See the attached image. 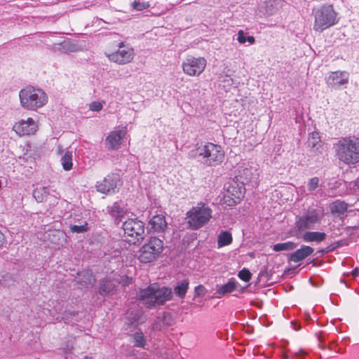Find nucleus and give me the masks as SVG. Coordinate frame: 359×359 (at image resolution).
Listing matches in <instances>:
<instances>
[{
	"instance_id": "f257e3e1",
	"label": "nucleus",
	"mask_w": 359,
	"mask_h": 359,
	"mask_svg": "<svg viewBox=\"0 0 359 359\" xmlns=\"http://www.w3.org/2000/svg\"><path fill=\"white\" fill-rule=\"evenodd\" d=\"M337 158L344 164L355 165L359 163V138L346 137L334 144Z\"/></svg>"
},
{
	"instance_id": "f03ea898",
	"label": "nucleus",
	"mask_w": 359,
	"mask_h": 359,
	"mask_svg": "<svg viewBox=\"0 0 359 359\" xmlns=\"http://www.w3.org/2000/svg\"><path fill=\"white\" fill-rule=\"evenodd\" d=\"M172 297V290L166 287H160L154 283L147 288L141 290L138 294V298L148 307H155L156 305H162L165 302L171 299Z\"/></svg>"
},
{
	"instance_id": "7ed1b4c3",
	"label": "nucleus",
	"mask_w": 359,
	"mask_h": 359,
	"mask_svg": "<svg viewBox=\"0 0 359 359\" xmlns=\"http://www.w3.org/2000/svg\"><path fill=\"white\" fill-rule=\"evenodd\" d=\"M191 158L201 157L208 165H215L221 163L224 158V153L219 145L208 142L198 145L189 154Z\"/></svg>"
},
{
	"instance_id": "20e7f679",
	"label": "nucleus",
	"mask_w": 359,
	"mask_h": 359,
	"mask_svg": "<svg viewBox=\"0 0 359 359\" xmlns=\"http://www.w3.org/2000/svg\"><path fill=\"white\" fill-rule=\"evenodd\" d=\"M19 97L21 106L28 110H36L48 102V97L44 91L32 86L22 89Z\"/></svg>"
},
{
	"instance_id": "39448f33",
	"label": "nucleus",
	"mask_w": 359,
	"mask_h": 359,
	"mask_svg": "<svg viewBox=\"0 0 359 359\" xmlns=\"http://www.w3.org/2000/svg\"><path fill=\"white\" fill-rule=\"evenodd\" d=\"M212 210L205 203H198L187 212V224L193 230L198 229L205 225L212 217Z\"/></svg>"
},
{
	"instance_id": "423d86ee",
	"label": "nucleus",
	"mask_w": 359,
	"mask_h": 359,
	"mask_svg": "<svg viewBox=\"0 0 359 359\" xmlns=\"http://www.w3.org/2000/svg\"><path fill=\"white\" fill-rule=\"evenodd\" d=\"M314 25L313 29L316 32H322L323 30L337 23V13L332 5L325 4L313 11Z\"/></svg>"
},
{
	"instance_id": "0eeeda50",
	"label": "nucleus",
	"mask_w": 359,
	"mask_h": 359,
	"mask_svg": "<svg viewBox=\"0 0 359 359\" xmlns=\"http://www.w3.org/2000/svg\"><path fill=\"white\" fill-rule=\"evenodd\" d=\"M163 250V241L155 236L151 237L140 250L138 259L142 263L155 261Z\"/></svg>"
},
{
	"instance_id": "6e6552de",
	"label": "nucleus",
	"mask_w": 359,
	"mask_h": 359,
	"mask_svg": "<svg viewBox=\"0 0 359 359\" xmlns=\"http://www.w3.org/2000/svg\"><path fill=\"white\" fill-rule=\"evenodd\" d=\"M125 241L130 244H136L142 240L144 235V224L137 219H129L122 225Z\"/></svg>"
},
{
	"instance_id": "1a4fd4ad",
	"label": "nucleus",
	"mask_w": 359,
	"mask_h": 359,
	"mask_svg": "<svg viewBox=\"0 0 359 359\" xmlns=\"http://www.w3.org/2000/svg\"><path fill=\"white\" fill-rule=\"evenodd\" d=\"M207 65L206 60L203 57H196L188 55L182 63L183 72L190 76H198Z\"/></svg>"
},
{
	"instance_id": "9d476101",
	"label": "nucleus",
	"mask_w": 359,
	"mask_h": 359,
	"mask_svg": "<svg viewBox=\"0 0 359 359\" xmlns=\"http://www.w3.org/2000/svg\"><path fill=\"white\" fill-rule=\"evenodd\" d=\"M118 50L111 53H106L108 59L118 65H125L130 62L135 55L133 49L123 42L118 43Z\"/></svg>"
},
{
	"instance_id": "9b49d317",
	"label": "nucleus",
	"mask_w": 359,
	"mask_h": 359,
	"mask_svg": "<svg viewBox=\"0 0 359 359\" xmlns=\"http://www.w3.org/2000/svg\"><path fill=\"white\" fill-rule=\"evenodd\" d=\"M320 214L316 210H309L296 221V227L299 231L310 229L320 221Z\"/></svg>"
},
{
	"instance_id": "f8f14e48",
	"label": "nucleus",
	"mask_w": 359,
	"mask_h": 359,
	"mask_svg": "<svg viewBox=\"0 0 359 359\" xmlns=\"http://www.w3.org/2000/svg\"><path fill=\"white\" fill-rule=\"evenodd\" d=\"M120 180L118 175L114 173L108 175L102 181L97 182V191L102 194H108L110 191L114 192Z\"/></svg>"
},
{
	"instance_id": "ddd939ff",
	"label": "nucleus",
	"mask_w": 359,
	"mask_h": 359,
	"mask_svg": "<svg viewBox=\"0 0 359 359\" xmlns=\"http://www.w3.org/2000/svg\"><path fill=\"white\" fill-rule=\"evenodd\" d=\"M37 128L36 123L32 118L21 120L13 126V130L20 136L34 134Z\"/></svg>"
},
{
	"instance_id": "4468645a",
	"label": "nucleus",
	"mask_w": 359,
	"mask_h": 359,
	"mask_svg": "<svg viewBox=\"0 0 359 359\" xmlns=\"http://www.w3.org/2000/svg\"><path fill=\"white\" fill-rule=\"evenodd\" d=\"M349 74L345 71H337L331 72L327 79V83L329 86L338 88L346 85L348 82Z\"/></svg>"
},
{
	"instance_id": "2eb2a0df",
	"label": "nucleus",
	"mask_w": 359,
	"mask_h": 359,
	"mask_svg": "<svg viewBox=\"0 0 359 359\" xmlns=\"http://www.w3.org/2000/svg\"><path fill=\"white\" fill-rule=\"evenodd\" d=\"M257 170L251 165L241 167L238 169L237 180L243 185L248 184L257 180Z\"/></svg>"
},
{
	"instance_id": "dca6fc26",
	"label": "nucleus",
	"mask_w": 359,
	"mask_h": 359,
	"mask_svg": "<svg viewBox=\"0 0 359 359\" xmlns=\"http://www.w3.org/2000/svg\"><path fill=\"white\" fill-rule=\"evenodd\" d=\"M126 133V132L124 129L111 131L105 140L108 149L110 150L118 149Z\"/></svg>"
},
{
	"instance_id": "f3484780",
	"label": "nucleus",
	"mask_w": 359,
	"mask_h": 359,
	"mask_svg": "<svg viewBox=\"0 0 359 359\" xmlns=\"http://www.w3.org/2000/svg\"><path fill=\"white\" fill-rule=\"evenodd\" d=\"M76 283L83 287H89L95 283V278L90 270L85 269L77 273Z\"/></svg>"
},
{
	"instance_id": "a211bd4d",
	"label": "nucleus",
	"mask_w": 359,
	"mask_h": 359,
	"mask_svg": "<svg viewBox=\"0 0 359 359\" xmlns=\"http://www.w3.org/2000/svg\"><path fill=\"white\" fill-rule=\"evenodd\" d=\"M53 50L55 52L63 53H74L79 50V47L74 41L67 39L59 43H55L53 46Z\"/></svg>"
},
{
	"instance_id": "6ab92c4d",
	"label": "nucleus",
	"mask_w": 359,
	"mask_h": 359,
	"mask_svg": "<svg viewBox=\"0 0 359 359\" xmlns=\"http://www.w3.org/2000/svg\"><path fill=\"white\" fill-rule=\"evenodd\" d=\"M313 251V248L302 245L299 249L290 254L289 259L291 262H299L311 255Z\"/></svg>"
},
{
	"instance_id": "aec40b11",
	"label": "nucleus",
	"mask_w": 359,
	"mask_h": 359,
	"mask_svg": "<svg viewBox=\"0 0 359 359\" xmlns=\"http://www.w3.org/2000/svg\"><path fill=\"white\" fill-rule=\"evenodd\" d=\"M167 227L165 218L162 215L154 216L149 222L148 228L155 232H163Z\"/></svg>"
},
{
	"instance_id": "412c9836",
	"label": "nucleus",
	"mask_w": 359,
	"mask_h": 359,
	"mask_svg": "<svg viewBox=\"0 0 359 359\" xmlns=\"http://www.w3.org/2000/svg\"><path fill=\"white\" fill-rule=\"evenodd\" d=\"M278 10L276 4L273 1L267 0L260 6L259 12L264 17L268 18L277 13Z\"/></svg>"
},
{
	"instance_id": "4be33fe9",
	"label": "nucleus",
	"mask_w": 359,
	"mask_h": 359,
	"mask_svg": "<svg viewBox=\"0 0 359 359\" xmlns=\"http://www.w3.org/2000/svg\"><path fill=\"white\" fill-rule=\"evenodd\" d=\"M326 238V233L318 231H306L302 236V238L305 242H321Z\"/></svg>"
},
{
	"instance_id": "5701e85b",
	"label": "nucleus",
	"mask_w": 359,
	"mask_h": 359,
	"mask_svg": "<svg viewBox=\"0 0 359 359\" xmlns=\"http://www.w3.org/2000/svg\"><path fill=\"white\" fill-rule=\"evenodd\" d=\"M189 282L187 280H183L177 282L174 287V292L180 299H184L189 289Z\"/></svg>"
},
{
	"instance_id": "b1692460",
	"label": "nucleus",
	"mask_w": 359,
	"mask_h": 359,
	"mask_svg": "<svg viewBox=\"0 0 359 359\" xmlns=\"http://www.w3.org/2000/svg\"><path fill=\"white\" fill-rule=\"evenodd\" d=\"M107 211L113 217L120 220H121L126 214V211L121 207L118 202H115L111 207H108Z\"/></svg>"
},
{
	"instance_id": "393cba45",
	"label": "nucleus",
	"mask_w": 359,
	"mask_h": 359,
	"mask_svg": "<svg viewBox=\"0 0 359 359\" xmlns=\"http://www.w3.org/2000/svg\"><path fill=\"white\" fill-rule=\"evenodd\" d=\"M308 146L313 151H318L322 147V142L318 133L313 132L309 134L308 138Z\"/></svg>"
},
{
	"instance_id": "a878e982",
	"label": "nucleus",
	"mask_w": 359,
	"mask_h": 359,
	"mask_svg": "<svg viewBox=\"0 0 359 359\" xmlns=\"http://www.w3.org/2000/svg\"><path fill=\"white\" fill-rule=\"evenodd\" d=\"M238 283L233 280L230 279L227 283L222 285L217 290V294L219 295H224L234 291L237 288Z\"/></svg>"
},
{
	"instance_id": "bb28decb",
	"label": "nucleus",
	"mask_w": 359,
	"mask_h": 359,
	"mask_svg": "<svg viewBox=\"0 0 359 359\" xmlns=\"http://www.w3.org/2000/svg\"><path fill=\"white\" fill-rule=\"evenodd\" d=\"M347 204L345 202L336 201L332 203L330 210L332 214L341 216L347 211Z\"/></svg>"
},
{
	"instance_id": "cd10ccee",
	"label": "nucleus",
	"mask_w": 359,
	"mask_h": 359,
	"mask_svg": "<svg viewBox=\"0 0 359 359\" xmlns=\"http://www.w3.org/2000/svg\"><path fill=\"white\" fill-rule=\"evenodd\" d=\"M114 288L115 285L111 281L103 280L100 284L99 293L102 296H106L112 292Z\"/></svg>"
},
{
	"instance_id": "c85d7f7f",
	"label": "nucleus",
	"mask_w": 359,
	"mask_h": 359,
	"mask_svg": "<svg viewBox=\"0 0 359 359\" xmlns=\"http://www.w3.org/2000/svg\"><path fill=\"white\" fill-rule=\"evenodd\" d=\"M48 195V188L46 187L37 188L33 191V196L35 198L36 201L39 203L46 201Z\"/></svg>"
},
{
	"instance_id": "c756f323",
	"label": "nucleus",
	"mask_w": 359,
	"mask_h": 359,
	"mask_svg": "<svg viewBox=\"0 0 359 359\" xmlns=\"http://www.w3.org/2000/svg\"><path fill=\"white\" fill-rule=\"evenodd\" d=\"M229 193L230 191L228 190V194ZM231 195L233 197H231L229 194H226L224 196V203L229 206H232L237 204L239 202L241 198L243 196V192L240 190L238 192H236V194L232 193Z\"/></svg>"
},
{
	"instance_id": "7c9ffc66",
	"label": "nucleus",
	"mask_w": 359,
	"mask_h": 359,
	"mask_svg": "<svg viewBox=\"0 0 359 359\" xmlns=\"http://www.w3.org/2000/svg\"><path fill=\"white\" fill-rule=\"evenodd\" d=\"M232 236L229 231H222L217 238V245L219 248L228 245L232 243Z\"/></svg>"
},
{
	"instance_id": "2f4dec72",
	"label": "nucleus",
	"mask_w": 359,
	"mask_h": 359,
	"mask_svg": "<svg viewBox=\"0 0 359 359\" xmlns=\"http://www.w3.org/2000/svg\"><path fill=\"white\" fill-rule=\"evenodd\" d=\"M297 244H296L295 243L288 241L286 243H277L274 245L273 247V250L275 252L288 251L294 250V248H297Z\"/></svg>"
},
{
	"instance_id": "473e14b6",
	"label": "nucleus",
	"mask_w": 359,
	"mask_h": 359,
	"mask_svg": "<svg viewBox=\"0 0 359 359\" xmlns=\"http://www.w3.org/2000/svg\"><path fill=\"white\" fill-rule=\"evenodd\" d=\"M61 163L65 170H70L72 168V152L67 151L61 158Z\"/></svg>"
},
{
	"instance_id": "72a5a7b5",
	"label": "nucleus",
	"mask_w": 359,
	"mask_h": 359,
	"mask_svg": "<svg viewBox=\"0 0 359 359\" xmlns=\"http://www.w3.org/2000/svg\"><path fill=\"white\" fill-rule=\"evenodd\" d=\"M133 341L135 346L144 347L145 345V339L142 332H136L133 336Z\"/></svg>"
},
{
	"instance_id": "f704fd0d",
	"label": "nucleus",
	"mask_w": 359,
	"mask_h": 359,
	"mask_svg": "<svg viewBox=\"0 0 359 359\" xmlns=\"http://www.w3.org/2000/svg\"><path fill=\"white\" fill-rule=\"evenodd\" d=\"M237 40L240 43H245L246 41H248L250 44H254L255 42V39L254 36H249L245 37L243 30L238 31Z\"/></svg>"
},
{
	"instance_id": "c9c22d12",
	"label": "nucleus",
	"mask_w": 359,
	"mask_h": 359,
	"mask_svg": "<svg viewBox=\"0 0 359 359\" xmlns=\"http://www.w3.org/2000/svg\"><path fill=\"white\" fill-rule=\"evenodd\" d=\"M320 180L317 177H312L309 180L307 187L309 191H313L319 187Z\"/></svg>"
},
{
	"instance_id": "e433bc0d",
	"label": "nucleus",
	"mask_w": 359,
	"mask_h": 359,
	"mask_svg": "<svg viewBox=\"0 0 359 359\" xmlns=\"http://www.w3.org/2000/svg\"><path fill=\"white\" fill-rule=\"evenodd\" d=\"M134 9L137 11H142L149 7V4L144 1H140V0H135L132 4Z\"/></svg>"
},
{
	"instance_id": "4c0bfd02",
	"label": "nucleus",
	"mask_w": 359,
	"mask_h": 359,
	"mask_svg": "<svg viewBox=\"0 0 359 359\" xmlns=\"http://www.w3.org/2000/svg\"><path fill=\"white\" fill-rule=\"evenodd\" d=\"M238 276L241 280L247 282L251 279L252 274L248 269H243L238 272Z\"/></svg>"
},
{
	"instance_id": "58836bf2",
	"label": "nucleus",
	"mask_w": 359,
	"mask_h": 359,
	"mask_svg": "<svg viewBox=\"0 0 359 359\" xmlns=\"http://www.w3.org/2000/svg\"><path fill=\"white\" fill-rule=\"evenodd\" d=\"M87 222L82 225H71L70 229L73 233H83L87 231Z\"/></svg>"
},
{
	"instance_id": "ea45409f",
	"label": "nucleus",
	"mask_w": 359,
	"mask_h": 359,
	"mask_svg": "<svg viewBox=\"0 0 359 359\" xmlns=\"http://www.w3.org/2000/svg\"><path fill=\"white\" fill-rule=\"evenodd\" d=\"M102 104L100 102H93L89 105L90 110L93 111H100L102 109Z\"/></svg>"
},
{
	"instance_id": "a19ab883",
	"label": "nucleus",
	"mask_w": 359,
	"mask_h": 359,
	"mask_svg": "<svg viewBox=\"0 0 359 359\" xmlns=\"http://www.w3.org/2000/svg\"><path fill=\"white\" fill-rule=\"evenodd\" d=\"M205 288L202 285H198L195 287L194 290V297H198L201 294H202L205 291Z\"/></svg>"
},
{
	"instance_id": "79ce46f5",
	"label": "nucleus",
	"mask_w": 359,
	"mask_h": 359,
	"mask_svg": "<svg viewBox=\"0 0 359 359\" xmlns=\"http://www.w3.org/2000/svg\"><path fill=\"white\" fill-rule=\"evenodd\" d=\"M53 236H56L58 238L59 240L62 239V241L65 240V235L62 231H54L53 233Z\"/></svg>"
},
{
	"instance_id": "37998d69",
	"label": "nucleus",
	"mask_w": 359,
	"mask_h": 359,
	"mask_svg": "<svg viewBox=\"0 0 359 359\" xmlns=\"http://www.w3.org/2000/svg\"><path fill=\"white\" fill-rule=\"evenodd\" d=\"M337 245H336L335 244H332L330 246H328L326 248H325L324 250H323L322 252L323 253H327L329 252H331V251L334 250L337 248Z\"/></svg>"
},
{
	"instance_id": "c03bdc74",
	"label": "nucleus",
	"mask_w": 359,
	"mask_h": 359,
	"mask_svg": "<svg viewBox=\"0 0 359 359\" xmlns=\"http://www.w3.org/2000/svg\"><path fill=\"white\" fill-rule=\"evenodd\" d=\"M5 242V236L4 233L0 231V247L4 244Z\"/></svg>"
},
{
	"instance_id": "a18cd8bd",
	"label": "nucleus",
	"mask_w": 359,
	"mask_h": 359,
	"mask_svg": "<svg viewBox=\"0 0 359 359\" xmlns=\"http://www.w3.org/2000/svg\"><path fill=\"white\" fill-rule=\"evenodd\" d=\"M359 274V269L358 268H355L354 269L353 271H352V276L353 277H356L358 276Z\"/></svg>"
},
{
	"instance_id": "49530a36",
	"label": "nucleus",
	"mask_w": 359,
	"mask_h": 359,
	"mask_svg": "<svg viewBox=\"0 0 359 359\" xmlns=\"http://www.w3.org/2000/svg\"><path fill=\"white\" fill-rule=\"evenodd\" d=\"M355 185L359 188V177L355 180Z\"/></svg>"
},
{
	"instance_id": "de8ad7c7",
	"label": "nucleus",
	"mask_w": 359,
	"mask_h": 359,
	"mask_svg": "<svg viewBox=\"0 0 359 359\" xmlns=\"http://www.w3.org/2000/svg\"><path fill=\"white\" fill-rule=\"evenodd\" d=\"M287 358H288L287 355H285L283 358V359H287Z\"/></svg>"
},
{
	"instance_id": "09e8293b",
	"label": "nucleus",
	"mask_w": 359,
	"mask_h": 359,
	"mask_svg": "<svg viewBox=\"0 0 359 359\" xmlns=\"http://www.w3.org/2000/svg\"><path fill=\"white\" fill-rule=\"evenodd\" d=\"M84 359H92L91 358L86 357Z\"/></svg>"
},
{
	"instance_id": "8fccbe9b",
	"label": "nucleus",
	"mask_w": 359,
	"mask_h": 359,
	"mask_svg": "<svg viewBox=\"0 0 359 359\" xmlns=\"http://www.w3.org/2000/svg\"><path fill=\"white\" fill-rule=\"evenodd\" d=\"M299 353H304L303 351H299Z\"/></svg>"
}]
</instances>
